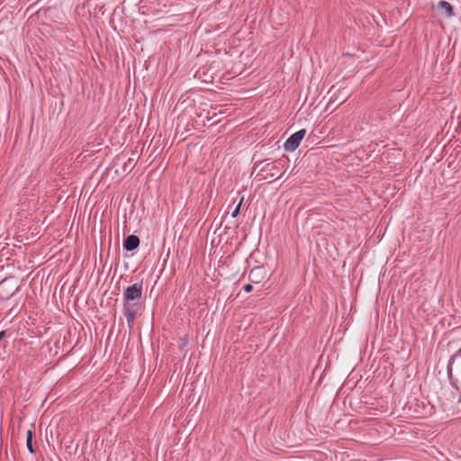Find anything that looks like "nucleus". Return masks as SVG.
Listing matches in <instances>:
<instances>
[{"label":"nucleus","instance_id":"14","mask_svg":"<svg viewBox=\"0 0 461 461\" xmlns=\"http://www.w3.org/2000/svg\"><path fill=\"white\" fill-rule=\"evenodd\" d=\"M458 352H459V355H460V357H461V348H459Z\"/></svg>","mask_w":461,"mask_h":461},{"label":"nucleus","instance_id":"13","mask_svg":"<svg viewBox=\"0 0 461 461\" xmlns=\"http://www.w3.org/2000/svg\"><path fill=\"white\" fill-rule=\"evenodd\" d=\"M5 282H6V280L1 282L0 285H3Z\"/></svg>","mask_w":461,"mask_h":461},{"label":"nucleus","instance_id":"7","mask_svg":"<svg viewBox=\"0 0 461 461\" xmlns=\"http://www.w3.org/2000/svg\"><path fill=\"white\" fill-rule=\"evenodd\" d=\"M438 6L440 10H442L446 14V15L447 17H450L453 15V7L448 2H447L445 0H441L438 2Z\"/></svg>","mask_w":461,"mask_h":461},{"label":"nucleus","instance_id":"2","mask_svg":"<svg viewBox=\"0 0 461 461\" xmlns=\"http://www.w3.org/2000/svg\"><path fill=\"white\" fill-rule=\"evenodd\" d=\"M305 134L306 130L304 129L299 130L293 133L284 143L285 150L288 152L294 151L299 147Z\"/></svg>","mask_w":461,"mask_h":461},{"label":"nucleus","instance_id":"11","mask_svg":"<svg viewBox=\"0 0 461 461\" xmlns=\"http://www.w3.org/2000/svg\"><path fill=\"white\" fill-rule=\"evenodd\" d=\"M19 290V286H16V288L14 289V291L9 295V296H12L14 294H15L17 291Z\"/></svg>","mask_w":461,"mask_h":461},{"label":"nucleus","instance_id":"4","mask_svg":"<svg viewBox=\"0 0 461 461\" xmlns=\"http://www.w3.org/2000/svg\"><path fill=\"white\" fill-rule=\"evenodd\" d=\"M123 249L127 251H132L140 246V239L138 236L131 234L123 240Z\"/></svg>","mask_w":461,"mask_h":461},{"label":"nucleus","instance_id":"3","mask_svg":"<svg viewBox=\"0 0 461 461\" xmlns=\"http://www.w3.org/2000/svg\"><path fill=\"white\" fill-rule=\"evenodd\" d=\"M260 172L266 173V175L263 176L264 178H267L268 176L271 177L276 176V178H279L281 176V170L278 167V164L276 162H267L260 168Z\"/></svg>","mask_w":461,"mask_h":461},{"label":"nucleus","instance_id":"9","mask_svg":"<svg viewBox=\"0 0 461 461\" xmlns=\"http://www.w3.org/2000/svg\"><path fill=\"white\" fill-rule=\"evenodd\" d=\"M243 203V197L240 198L239 203L237 204L236 208L234 209V211L231 212V216L233 218L237 217L238 214L240 213V206Z\"/></svg>","mask_w":461,"mask_h":461},{"label":"nucleus","instance_id":"10","mask_svg":"<svg viewBox=\"0 0 461 461\" xmlns=\"http://www.w3.org/2000/svg\"><path fill=\"white\" fill-rule=\"evenodd\" d=\"M243 290L246 292V293H249L253 290V285H250V284H247L243 286Z\"/></svg>","mask_w":461,"mask_h":461},{"label":"nucleus","instance_id":"8","mask_svg":"<svg viewBox=\"0 0 461 461\" xmlns=\"http://www.w3.org/2000/svg\"><path fill=\"white\" fill-rule=\"evenodd\" d=\"M32 431L31 429L27 430V437H26V447L30 453L33 454L35 453V448L32 445Z\"/></svg>","mask_w":461,"mask_h":461},{"label":"nucleus","instance_id":"12","mask_svg":"<svg viewBox=\"0 0 461 461\" xmlns=\"http://www.w3.org/2000/svg\"><path fill=\"white\" fill-rule=\"evenodd\" d=\"M457 402L461 404V394L458 396Z\"/></svg>","mask_w":461,"mask_h":461},{"label":"nucleus","instance_id":"5","mask_svg":"<svg viewBox=\"0 0 461 461\" xmlns=\"http://www.w3.org/2000/svg\"><path fill=\"white\" fill-rule=\"evenodd\" d=\"M265 268L263 267H253L250 272H249V279L252 282V283H260L264 277H265Z\"/></svg>","mask_w":461,"mask_h":461},{"label":"nucleus","instance_id":"6","mask_svg":"<svg viewBox=\"0 0 461 461\" xmlns=\"http://www.w3.org/2000/svg\"><path fill=\"white\" fill-rule=\"evenodd\" d=\"M456 358V355H452L449 357L448 362H447V378L450 382V384L453 387H455L456 390H458L459 388L456 385L457 380L453 377V364H454Z\"/></svg>","mask_w":461,"mask_h":461},{"label":"nucleus","instance_id":"1","mask_svg":"<svg viewBox=\"0 0 461 461\" xmlns=\"http://www.w3.org/2000/svg\"><path fill=\"white\" fill-rule=\"evenodd\" d=\"M142 291L143 284L142 282H139L128 286L123 292L122 312L124 317L126 318L129 327L132 326L138 314V312L140 308Z\"/></svg>","mask_w":461,"mask_h":461}]
</instances>
